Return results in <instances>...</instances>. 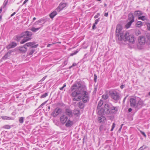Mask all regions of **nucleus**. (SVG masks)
Here are the masks:
<instances>
[{
	"mask_svg": "<svg viewBox=\"0 0 150 150\" xmlns=\"http://www.w3.org/2000/svg\"><path fill=\"white\" fill-rule=\"evenodd\" d=\"M77 83L71 88L72 91H75L71 94L72 96L74 97L73 100H78L83 96L84 97V89L80 83Z\"/></svg>",
	"mask_w": 150,
	"mask_h": 150,
	"instance_id": "f257e3e1",
	"label": "nucleus"
},
{
	"mask_svg": "<svg viewBox=\"0 0 150 150\" xmlns=\"http://www.w3.org/2000/svg\"><path fill=\"white\" fill-rule=\"evenodd\" d=\"M117 111V107L113 106L111 103H106L105 105L103 108L98 110V113L101 115H103L104 113L111 115L116 113Z\"/></svg>",
	"mask_w": 150,
	"mask_h": 150,
	"instance_id": "f03ea898",
	"label": "nucleus"
},
{
	"mask_svg": "<svg viewBox=\"0 0 150 150\" xmlns=\"http://www.w3.org/2000/svg\"><path fill=\"white\" fill-rule=\"evenodd\" d=\"M130 105L136 109L141 108L144 105L143 101L138 97H134L129 100Z\"/></svg>",
	"mask_w": 150,
	"mask_h": 150,
	"instance_id": "7ed1b4c3",
	"label": "nucleus"
},
{
	"mask_svg": "<svg viewBox=\"0 0 150 150\" xmlns=\"http://www.w3.org/2000/svg\"><path fill=\"white\" fill-rule=\"evenodd\" d=\"M32 34L31 32L26 31L22 33L17 38L19 40L23 38L20 42L21 44H23L31 39L30 37Z\"/></svg>",
	"mask_w": 150,
	"mask_h": 150,
	"instance_id": "20e7f679",
	"label": "nucleus"
},
{
	"mask_svg": "<svg viewBox=\"0 0 150 150\" xmlns=\"http://www.w3.org/2000/svg\"><path fill=\"white\" fill-rule=\"evenodd\" d=\"M122 28L121 25H117V26L115 31L116 37L119 41L122 40V39L124 36L127 32L125 31L122 32Z\"/></svg>",
	"mask_w": 150,
	"mask_h": 150,
	"instance_id": "39448f33",
	"label": "nucleus"
},
{
	"mask_svg": "<svg viewBox=\"0 0 150 150\" xmlns=\"http://www.w3.org/2000/svg\"><path fill=\"white\" fill-rule=\"evenodd\" d=\"M121 41L124 42L127 41L130 44H133L135 42V38L133 35H129V33L127 32L125 35V36L123 37Z\"/></svg>",
	"mask_w": 150,
	"mask_h": 150,
	"instance_id": "423d86ee",
	"label": "nucleus"
},
{
	"mask_svg": "<svg viewBox=\"0 0 150 150\" xmlns=\"http://www.w3.org/2000/svg\"><path fill=\"white\" fill-rule=\"evenodd\" d=\"M110 95L112 98L115 100H119L120 98L119 93L115 91L112 92L110 93Z\"/></svg>",
	"mask_w": 150,
	"mask_h": 150,
	"instance_id": "0eeeda50",
	"label": "nucleus"
},
{
	"mask_svg": "<svg viewBox=\"0 0 150 150\" xmlns=\"http://www.w3.org/2000/svg\"><path fill=\"white\" fill-rule=\"evenodd\" d=\"M62 112V110L61 109L57 108L54 110L51 115L54 117H56L59 114H61Z\"/></svg>",
	"mask_w": 150,
	"mask_h": 150,
	"instance_id": "6e6552de",
	"label": "nucleus"
},
{
	"mask_svg": "<svg viewBox=\"0 0 150 150\" xmlns=\"http://www.w3.org/2000/svg\"><path fill=\"white\" fill-rule=\"evenodd\" d=\"M138 40L139 44L144 45L146 42V38L144 36H140L139 37Z\"/></svg>",
	"mask_w": 150,
	"mask_h": 150,
	"instance_id": "1a4fd4ad",
	"label": "nucleus"
},
{
	"mask_svg": "<svg viewBox=\"0 0 150 150\" xmlns=\"http://www.w3.org/2000/svg\"><path fill=\"white\" fill-rule=\"evenodd\" d=\"M60 122L62 124H64L67 121L68 119V117L67 115H63L60 117Z\"/></svg>",
	"mask_w": 150,
	"mask_h": 150,
	"instance_id": "9d476101",
	"label": "nucleus"
},
{
	"mask_svg": "<svg viewBox=\"0 0 150 150\" xmlns=\"http://www.w3.org/2000/svg\"><path fill=\"white\" fill-rule=\"evenodd\" d=\"M66 6V4L65 3L61 4L56 8V11L59 12L62 10Z\"/></svg>",
	"mask_w": 150,
	"mask_h": 150,
	"instance_id": "9b49d317",
	"label": "nucleus"
},
{
	"mask_svg": "<svg viewBox=\"0 0 150 150\" xmlns=\"http://www.w3.org/2000/svg\"><path fill=\"white\" fill-rule=\"evenodd\" d=\"M35 44V42H29L26 43L25 44V45L27 47L31 46V47L32 48H36L38 45V44L34 45Z\"/></svg>",
	"mask_w": 150,
	"mask_h": 150,
	"instance_id": "f8f14e48",
	"label": "nucleus"
},
{
	"mask_svg": "<svg viewBox=\"0 0 150 150\" xmlns=\"http://www.w3.org/2000/svg\"><path fill=\"white\" fill-rule=\"evenodd\" d=\"M73 124V122L72 121L70 120L69 119H68L66 122L65 125L67 127H70Z\"/></svg>",
	"mask_w": 150,
	"mask_h": 150,
	"instance_id": "ddd939ff",
	"label": "nucleus"
},
{
	"mask_svg": "<svg viewBox=\"0 0 150 150\" xmlns=\"http://www.w3.org/2000/svg\"><path fill=\"white\" fill-rule=\"evenodd\" d=\"M82 101L79 102V106L81 109H83L84 106V98L83 96L82 97Z\"/></svg>",
	"mask_w": 150,
	"mask_h": 150,
	"instance_id": "4468645a",
	"label": "nucleus"
},
{
	"mask_svg": "<svg viewBox=\"0 0 150 150\" xmlns=\"http://www.w3.org/2000/svg\"><path fill=\"white\" fill-rule=\"evenodd\" d=\"M90 98L89 93L85 91V103L88 102Z\"/></svg>",
	"mask_w": 150,
	"mask_h": 150,
	"instance_id": "2eb2a0df",
	"label": "nucleus"
},
{
	"mask_svg": "<svg viewBox=\"0 0 150 150\" xmlns=\"http://www.w3.org/2000/svg\"><path fill=\"white\" fill-rule=\"evenodd\" d=\"M65 113L67 115L70 117H71L72 115V111L69 109H67L66 110Z\"/></svg>",
	"mask_w": 150,
	"mask_h": 150,
	"instance_id": "dca6fc26",
	"label": "nucleus"
},
{
	"mask_svg": "<svg viewBox=\"0 0 150 150\" xmlns=\"http://www.w3.org/2000/svg\"><path fill=\"white\" fill-rule=\"evenodd\" d=\"M17 45V44L16 43L13 42L11 43L10 45H8L7 47V48L8 49H9L11 48H13L16 47Z\"/></svg>",
	"mask_w": 150,
	"mask_h": 150,
	"instance_id": "f3484780",
	"label": "nucleus"
},
{
	"mask_svg": "<svg viewBox=\"0 0 150 150\" xmlns=\"http://www.w3.org/2000/svg\"><path fill=\"white\" fill-rule=\"evenodd\" d=\"M57 11H54L52 13H51L50 14L49 16L52 19L54 18V17L57 15Z\"/></svg>",
	"mask_w": 150,
	"mask_h": 150,
	"instance_id": "a211bd4d",
	"label": "nucleus"
},
{
	"mask_svg": "<svg viewBox=\"0 0 150 150\" xmlns=\"http://www.w3.org/2000/svg\"><path fill=\"white\" fill-rule=\"evenodd\" d=\"M25 45H24L22 47H19V50L22 52H25L27 51V49L25 46Z\"/></svg>",
	"mask_w": 150,
	"mask_h": 150,
	"instance_id": "6ab92c4d",
	"label": "nucleus"
},
{
	"mask_svg": "<svg viewBox=\"0 0 150 150\" xmlns=\"http://www.w3.org/2000/svg\"><path fill=\"white\" fill-rule=\"evenodd\" d=\"M11 53V51H9L2 58L3 59H7L8 57L10 56Z\"/></svg>",
	"mask_w": 150,
	"mask_h": 150,
	"instance_id": "aec40b11",
	"label": "nucleus"
},
{
	"mask_svg": "<svg viewBox=\"0 0 150 150\" xmlns=\"http://www.w3.org/2000/svg\"><path fill=\"white\" fill-rule=\"evenodd\" d=\"M105 118L103 116L100 117L98 118V122L99 123H103L104 122L105 120Z\"/></svg>",
	"mask_w": 150,
	"mask_h": 150,
	"instance_id": "412c9836",
	"label": "nucleus"
},
{
	"mask_svg": "<svg viewBox=\"0 0 150 150\" xmlns=\"http://www.w3.org/2000/svg\"><path fill=\"white\" fill-rule=\"evenodd\" d=\"M128 20L129 21H132L133 19V22L134 21V17L132 13H130L129 14L128 16Z\"/></svg>",
	"mask_w": 150,
	"mask_h": 150,
	"instance_id": "4be33fe9",
	"label": "nucleus"
},
{
	"mask_svg": "<svg viewBox=\"0 0 150 150\" xmlns=\"http://www.w3.org/2000/svg\"><path fill=\"white\" fill-rule=\"evenodd\" d=\"M142 14V12L139 11H136L134 13V15L136 16H139L141 15Z\"/></svg>",
	"mask_w": 150,
	"mask_h": 150,
	"instance_id": "5701e85b",
	"label": "nucleus"
},
{
	"mask_svg": "<svg viewBox=\"0 0 150 150\" xmlns=\"http://www.w3.org/2000/svg\"><path fill=\"white\" fill-rule=\"evenodd\" d=\"M133 22V19L132 21H129L125 25V27L127 28H129L131 25L132 23Z\"/></svg>",
	"mask_w": 150,
	"mask_h": 150,
	"instance_id": "b1692460",
	"label": "nucleus"
},
{
	"mask_svg": "<svg viewBox=\"0 0 150 150\" xmlns=\"http://www.w3.org/2000/svg\"><path fill=\"white\" fill-rule=\"evenodd\" d=\"M103 101L102 100H100L98 103V105L97 106V110H98L100 109V107L103 104Z\"/></svg>",
	"mask_w": 150,
	"mask_h": 150,
	"instance_id": "393cba45",
	"label": "nucleus"
},
{
	"mask_svg": "<svg viewBox=\"0 0 150 150\" xmlns=\"http://www.w3.org/2000/svg\"><path fill=\"white\" fill-rule=\"evenodd\" d=\"M135 34L136 35H138L141 34L140 31L138 29H136L135 30Z\"/></svg>",
	"mask_w": 150,
	"mask_h": 150,
	"instance_id": "a878e982",
	"label": "nucleus"
},
{
	"mask_svg": "<svg viewBox=\"0 0 150 150\" xmlns=\"http://www.w3.org/2000/svg\"><path fill=\"white\" fill-rule=\"evenodd\" d=\"M40 28H41V27H39V28H35L34 27H33L32 28H31V30L33 32H35L37 31Z\"/></svg>",
	"mask_w": 150,
	"mask_h": 150,
	"instance_id": "bb28decb",
	"label": "nucleus"
},
{
	"mask_svg": "<svg viewBox=\"0 0 150 150\" xmlns=\"http://www.w3.org/2000/svg\"><path fill=\"white\" fill-rule=\"evenodd\" d=\"M1 118L3 120H10L11 119V118L10 117H7L6 116H1Z\"/></svg>",
	"mask_w": 150,
	"mask_h": 150,
	"instance_id": "cd10ccee",
	"label": "nucleus"
},
{
	"mask_svg": "<svg viewBox=\"0 0 150 150\" xmlns=\"http://www.w3.org/2000/svg\"><path fill=\"white\" fill-rule=\"evenodd\" d=\"M136 25L137 27H140L142 25V22L140 21H138L136 23Z\"/></svg>",
	"mask_w": 150,
	"mask_h": 150,
	"instance_id": "c85d7f7f",
	"label": "nucleus"
},
{
	"mask_svg": "<svg viewBox=\"0 0 150 150\" xmlns=\"http://www.w3.org/2000/svg\"><path fill=\"white\" fill-rule=\"evenodd\" d=\"M74 114L78 116L79 114V110H75L74 111Z\"/></svg>",
	"mask_w": 150,
	"mask_h": 150,
	"instance_id": "c756f323",
	"label": "nucleus"
},
{
	"mask_svg": "<svg viewBox=\"0 0 150 150\" xmlns=\"http://www.w3.org/2000/svg\"><path fill=\"white\" fill-rule=\"evenodd\" d=\"M42 20H40L36 22H35L34 24V25H37L39 23H42Z\"/></svg>",
	"mask_w": 150,
	"mask_h": 150,
	"instance_id": "7c9ffc66",
	"label": "nucleus"
},
{
	"mask_svg": "<svg viewBox=\"0 0 150 150\" xmlns=\"http://www.w3.org/2000/svg\"><path fill=\"white\" fill-rule=\"evenodd\" d=\"M108 94L103 95L102 96V98L104 100L107 99L108 98Z\"/></svg>",
	"mask_w": 150,
	"mask_h": 150,
	"instance_id": "2f4dec72",
	"label": "nucleus"
},
{
	"mask_svg": "<svg viewBox=\"0 0 150 150\" xmlns=\"http://www.w3.org/2000/svg\"><path fill=\"white\" fill-rule=\"evenodd\" d=\"M8 0H5L3 5V8H4L8 3Z\"/></svg>",
	"mask_w": 150,
	"mask_h": 150,
	"instance_id": "473e14b6",
	"label": "nucleus"
},
{
	"mask_svg": "<svg viewBox=\"0 0 150 150\" xmlns=\"http://www.w3.org/2000/svg\"><path fill=\"white\" fill-rule=\"evenodd\" d=\"M24 117H21L19 119V122L21 123H23V122Z\"/></svg>",
	"mask_w": 150,
	"mask_h": 150,
	"instance_id": "72a5a7b5",
	"label": "nucleus"
},
{
	"mask_svg": "<svg viewBox=\"0 0 150 150\" xmlns=\"http://www.w3.org/2000/svg\"><path fill=\"white\" fill-rule=\"evenodd\" d=\"M48 95L47 93H45L43 94V95H42L41 97V98H44L46 96H47Z\"/></svg>",
	"mask_w": 150,
	"mask_h": 150,
	"instance_id": "f704fd0d",
	"label": "nucleus"
},
{
	"mask_svg": "<svg viewBox=\"0 0 150 150\" xmlns=\"http://www.w3.org/2000/svg\"><path fill=\"white\" fill-rule=\"evenodd\" d=\"M145 16H142V17H139L138 18V19H139L142 20L143 21H144L145 19Z\"/></svg>",
	"mask_w": 150,
	"mask_h": 150,
	"instance_id": "c9c22d12",
	"label": "nucleus"
},
{
	"mask_svg": "<svg viewBox=\"0 0 150 150\" xmlns=\"http://www.w3.org/2000/svg\"><path fill=\"white\" fill-rule=\"evenodd\" d=\"M35 51V50H31L29 53V54L30 55H32Z\"/></svg>",
	"mask_w": 150,
	"mask_h": 150,
	"instance_id": "e433bc0d",
	"label": "nucleus"
},
{
	"mask_svg": "<svg viewBox=\"0 0 150 150\" xmlns=\"http://www.w3.org/2000/svg\"><path fill=\"white\" fill-rule=\"evenodd\" d=\"M3 127L5 129H9L10 128V127L9 125H5Z\"/></svg>",
	"mask_w": 150,
	"mask_h": 150,
	"instance_id": "4c0bfd02",
	"label": "nucleus"
},
{
	"mask_svg": "<svg viewBox=\"0 0 150 150\" xmlns=\"http://www.w3.org/2000/svg\"><path fill=\"white\" fill-rule=\"evenodd\" d=\"M78 52V51L77 50H76L74 53H71L70 54V56H72L75 54H76V53H77Z\"/></svg>",
	"mask_w": 150,
	"mask_h": 150,
	"instance_id": "58836bf2",
	"label": "nucleus"
},
{
	"mask_svg": "<svg viewBox=\"0 0 150 150\" xmlns=\"http://www.w3.org/2000/svg\"><path fill=\"white\" fill-rule=\"evenodd\" d=\"M115 123H113L112 125V127L111 129V131H112L113 130V129H114V128H115Z\"/></svg>",
	"mask_w": 150,
	"mask_h": 150,
	"instance_id": "ea45409f",
	"label": "nucleus"
},
{
	"mask_svg": "<svg viewBox=\"0 0 150 150\" xmlns=\"http://www.w3.org/2000/svg\"><path fill=\"white\" fill-rule=\"evenodd\" d=\"M99 21V18H98V19L96 20H95V22L94 23V24H95V25L97 24L98 23V22Z\"/></svg>",
	"mask_w": 150,
	"mask_h": 150,
	"instance_id": "a19ab883",
	"label": "nucleus"
},
{
	"mask_svg": "<svg viewBox=\"0 0 150 150\" xmlns=\"http://www.w3.org/2000/svg\"><path fill=\"white\" fill-rule=\"evenodd\" d=\"M146 148L145 146H143L141 147H140L139 150H142L143 149H145Z\"/></svg>",
	"mask_w": 150,
	"mask_h": 150,
	"instance_id": "79ce46f5",
	"label": "nucleus"
},
{
	"mask_svg": "<svg viewBox=\"0 0 150 150\" xmlns=\"http://www.w3.org/2000/svg\"><path fill=\"white\" fill-rule=\"evenodd\" d=\"M94 80L95 82H96V79H97V76L96 74H95L94 75Z\"/></svg>",
	"mask_w": 150,
	"mask_h": 150,
	"instance_id": "37998d69",
	"label": "nucleus"
},
{
	"mask_svg": "<svg viewBox=\"0 0 150 150\" xmlns=\"http://www.w3.org/2000/svg\"><path fill=\"white\" fill-rule=\"evenodd\" d=\"M141 133H142V134L144 135V136L145 137H146V135L145 134V133L143 132H142V131H140Z\"/></svg>",
	"mask_w": 150,
	"mask_h": 150,
	"instance_id": "c03bdc74",
	"label": "nucleus"
},
{
	"mask_svg": "<svg viewBox=\"0 0 150 150\" xmlns=\"http://www.w3.org/2000/svg\"><path fill=\"white\" fill-rule=\"evenodd\" d=\"M76 65V63H73L72 65V66H71L70 67H69V69H70L71 68V67H73L74 66H75Z\"/></svg>",
	"mask_w": 150,
	"mask_h": 150,
	"instance_id": "a18cd8bd",
	"label": "nucleus"
},
{
	"mask_svg": "<svg viewBox=\"0 0 150 150\" xmlns=\"http://www.w3.org/2000/svg\"><path fill=\"white\" fill-rule=\"evenodd\" d=\"M147 27L149 30H150V23H148L147 24Z\"/></svg>",
	"mask_w": 150,
	"mask_h": 150,
	"instance_id": "49530a36",
	"label": "nucleus"
},
{
	"mask_svg": "<svg viewBox=\"0 0 150 150\" xmlns=\"http://www.w3.org/2000/svg\"><path fill=\"white\" fill-rule=\"evenodd\" d=\"M47 77V76H44L41 80V81H43Z\"/></svg>",
	"mask_w": 150,
	"mask_h": 150,
	"instance_id": "de8ad7c7",
	"label": "nucleus"
},
{
	"mask_svg": "<svg viewBox=\"0 0 150 150\" xmlns=\"http://www.w3.org/2000/svg\"><path fill=\"white\" fill-rule=\"evenodd\" d=\"M108 15V13H105L104 14V15L105 17H107Z\"/></svg>",
	"mask_w": 150,
	"mask_h": 150,
	"instance_id": "09e8293b",
	"label": "nucleus"
},
{
	"mask_svg": "<svg viewBox=\"0 0 150 150\" xmlns=\"http://www.w3.org/2000/svg\"><path fill=\"white\" fill-rule=\"evenodd\" d=\"M92 28L93 29H94L96 28V25L95 24H93L92 26Z\"/></svg>",
	"mask_w": 150,
	"mask_h": 150,
	"instance_id": "8fccbe9b",
	"label": "nucleus"
},
{
	"mask_svg": "<svg viewBox=\"0 0 150 150\" xmlns=\"http://www.w3.org/2000/svg\"><path fill=\"white\" fill-rule=\"evenodd\" d=\"M47 101H46L45 102H44V103H43L41 105H40V106H43V105H45L47 102Z\"/></svg>",
	"mask_w": 150,
	"mask_h": 150,
	"instance_id": "3c124183",
	"label": "nucleus"
},
{
	"mask_svg": "<svg viewBox=\"0 0 150 150\" xmlns=\"http://www.w3.org/2000/svg\"><path fill=\"white\" fill-rule=\"evenodd\" d=\"M127 96H126V97H125L124 98V99L123 100V103H124L125 102V101L127 98Z\"/></svg>",
	"mask_w": 150,
	"mask_h": 150,
	"instance_id": "603ef678",
	"label": "nucleus"
},
{
	"mask_svg": "<svg viewBox=\"0 0 150 150\" xmlns=\"http://www.w3.org/2000/svg\"><path fill=\"white\" fill-rule=\"evenodd\" d=\"M99 15V13H98V14L96 15L95 16H94V18H97L98 16Z\"/></svg>",
	"mask_w": 150,
	"mask_h": 150,
	"instance_id": "864d4df0",
	"label": "nucleus"
},
{
	"mask_svg": "<svg viewBox=\"0 0 150 150\" xmlns=\"http://www.w3.org/2000/svg\"><path fill=\"white\" fill-rule=\"evenodd\" d=\"M132 109L131 108H129V109L128 110V112H131L132 111Z\"/></svg>",
	"mask_w": 150,
	"mask_h": 150,
	"instance_id": "5fc2aeb1",
	"label": "nucleus"
},
{
	"mask_svg": "<svg viewBox=\"0 0 150 150\" xmlns=\"http://www.w3.org/2000/svg\"><path fill=\"white\" fill-rule=\"evenodd\" d=\"M28 1V0H25V1L24 2L23 4H25L26 3H27V2Z\"/></svg>",
	"mask_w": 150,
	"mask_h": 150,
	"instance_id": "6e6d98bb",
	"label": "nucleus"
},
{
	"mask_svg": "<svg viewBox=\"0 0 150 150\" xmlns=\"http://www.w3.org/2000/svg\"><path fill=\"white\" fill-rule=\"evenodd\" d=\"M124 87V86L123 85H121L120 86V88L121 89L123 88Z\"/></svg>",
	"mask_w": 150,
	"mask_h": 150,
	"instance_id": "4d7b16f0",
	"label": "nucleus"
},
{
	"mask_svg": "<svg viewBox=\"0 0 150 150\" xmlns=\"http://www.w3.org/2000/svg\"><path fill=\"white\" fill-rule=\"evenodd\" d=\"M3 8V6H2L0 9V13H1V12H2V9Z\"/></svg>",
	"mask_w": 150,
	"mask_h": 150,
	"instance_id": "13d9d810",
	"label": "nucleus"
},
{
	"mask_svg": "<svg viewBox=\"0 0 150 150\" xmlns=\"http://www.w3.org/2000/svg\"><path fill=\"white\" fill-rule=\"evenodd\" d=\"M64 88V87H63V86L62 87H61V88H59V89H60V90H63V89Z\"/></svg>",
	"mask_w": 150,
	"mask_h": 150,
	"instance_id": "bf43d9fd",
	"label": "nucleus"
},
{
	"mask_svg": "<svg viewBox=\"0 0 150 150\" xmlns=\"http://www.w3.org/2000/svg\"><path fill=\"white\" fill-rule=\"evenodd\" d=\"M52 45V44H48L47 45V47H50V46Z\"/></svg>",
	"mask_w": 150,
	"mask_h": 150,
	"instance_id": "052dcab7",
	"label": "nucleus"
},
{
	"mask_svg": "<svg viewBox=\"0 0 150 150\" xmlns=\"http://www.w3.org/2000/svg\"><path fill=\"white\" fill-rule=\"evenodd\" d=\"M16 13L15 12H14L13 13H12L11 16H13Z\"/></svg>",
	"mask_w": 150,
	"mask_h": 150,
	"instance_id": "680f3d73",
	"label": "nucleus"
},
{
	"mask_svg": "<svg viewBox=\"0 0 150 150\" xmlns=\"http://www.w3.org/2000/svg\"><path fill=\"white\" fill-rule=\"evenodd\" d=\"M66 86V84H64V86H63V87L64 88Z\"/></svg>",
	"mask_w": 150,
	"mask_h": 150,
	"instance_id": "e2e57ef3",
	"label": "nucleus"
},
{
	"mask_svg": "<svg viewBox=\"0 0 150 150\" xmlns=\"http://www.w3.org/2000/svg\"><path fill=\"white\" fill-rule=\"evenodd\" d=\"M2 19V16H0V21Z\"/></svg>",
	"mask_w": 150,
	"mask_h": 150,
	"instance_id": "0e129e2a",
	"label": "nucleus"
},
{
	"mask_svg": "<svg viewBox=\"0 0 150 150\" xmlns=\"http://www.w3.org/2000/svg\"><path fill=\"white\" fill-rule=\"evenodd\" d=\"M122 129V127H121L119 129V131H120Z\"/></svg>",
	"mask_w": 150,
	"mask_h": 150,
	"instance_id": "69168bd1",
	"label": "nucleus"
},
{
	"mask_svg": "<svg viewBox=\"0 0 150 150\" xmlns=\"http://www.w3.org/2000/svg\"><path fill=\"white\" fill-rule=\"evenodd\" d=\"M36 19V18L35 17H34V18H33V21H34V20H35Z\"/></svg>",
	"mask_w": 150,
	"mask_h": 150,
	"instance_id": "338daca9",
	"label": "nucleus"
},
{
	"mask_svg": "<svg viewBox=\"0 0 150 150\" xmlns=\"http://www.w3.org/2000/svg\"><path fill=\"white\" fill-rule=\"evenodd\" d=\"M50 107L49 106L48 107V109H50Z\"/></svg>",
	"mask_w": 150,
	"mask_h": 150,
	"instance_id": "774afa93",
	"label": "nucleus"
}]
</instances>
